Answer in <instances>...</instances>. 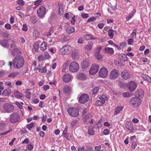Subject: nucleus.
<instances>
[{
  "label": "nucleus",
  "instance_id": "nucleus-34",
  "mask_svg": "<svg viewBox=\"0 0 151 151\" xmlns=\"http://www.w3.org/2000/svg\"><path fill=\"white\" fill-rule=\"evenodd\" d=\"M122 96L125 97H129L131 96L132 94L131 93H130L129 92H126L123 93L122 94Z\"/></svg>",
  "mask_w": 151,
  "mask_h": 151
},
{
  "label": "nucleus",
  "instance_id": "nucleus-35",
  "mask_svg": "<svg viewBox=\"0 0 151 151\" xmlns=\"http://www.w3.org/2000/svg\"><path fill=\"white\" fill-rule=\"evenodd\" d=\"M40 42L39 41L36 42L35 43L34 45V48L37 50H38L39 48V45L40 43Z\"/></svg>",
  "mask_w": 151,
  "mask_h": 151
},
{
  "label": "nucleus",
  "instance_id": "nucleus-4",
  "mask_svg": "<svg viewBox=\"0 0 151 151\" xmlns=\"http://www.w3.org/2000/svg\"><path fill=\"white\" fill-rule=\"evenodd\" d=\"M68 111L70 116L74 117H77L79 114L78 110L76 108L69 107L68 109Z\"/></svg>",
  "mask_w": 151,
  "mask_h": 151
},
{
  "label": "nucleus",
  "instance_id": "nucleus-37",
  "mask_svg": "<svg viewBox=\"0 0 151 151\" xmlns=\"http://www.w3.org/2000/svg\"><path fill=\"white\" fill-rule=\"evenodd\" d=\"M39 71L41 73H45L46 72L47 69H46V67L45 66L43 67H40L38 68Z\"/></svg>",
  "mask_w": 151,
  "mask_h": 151
},
{
  "label": "nucleus",
  "instance_id": "nucleus-10",
  "mask_svg": "<svg viewBox=\"0 0 151 151\" xmlns=\"http://www.w3.org/2000/svg\"><path fill=\"white\" fill-rule=\"evenodd\" d=\"M99 66L98 64H93L89 70L90 73L92 75L96 74L99 70Z\"/></svg>",
  "mask_w": 151,
  "mask_h": 151
},
{
  "label": "nucleus",
  "instance_id": "nucleus-8",
  "mask_svg": "<svg viewBox=\"0 0 151 151\" xmlns=\"http://www.w3.org/2000/svg\"><path fill=\"white\" fill-rule=\"evenodd\" d=\"M119 71L117 70L114 69L111 72L109 76V78L112 80H114L116 79L119 76Z\"/></svg>",
  "mask_w": 151,
  "mask_h": 151
},
{
  "label": "nucleus",
  "instance_id": "nucleus-17",
  "mask_svg": "<svg viewBox=\"0 0 151 151\" xmlns=\"http://www.w3.org/2000/svg\"><path fill=\"white\" fill-rule=\"evenodd\" d=\"M92 117V114L91 113L88 114L84 117L83 119L84 122L85 124H87L89 123L90 119Z\"/></svg>",
  "mask_w": 151,
  "mask_h": 151
},
{
  "label": "nucleus",
  "instance_id": "nucleus-21",
  "mask_svg": "<svg viewBox=\"0 0 151 151\" xmlns=\"http://www.w3.org/2000/svg\"><path fill=\"white\" fill-rule=\"evenodd\" d=\"M144 94L143 90L140 89L137 90L135 93V95L136 96L141 97Z\"/></svg>",
  "mask_w": 151,
  "mask_h": 151
},
{
  "label": "nucleus",
  "instance_id": "nucleus-11",
  "mask_svg": "<svg viewBox=\"0 0 151 151\" xmlns=\"http://www.w3.org/2000/svg\"><path fill=\"white\" fill-rule=\"evenodd\" d=\"M137 86V83L134 81H130L128 85V89L130 91H133Z\"/></svg>",
  "mask_w": 151,
  "mask_h": 151
},
{
  "label": "nucleus",
  "instance_id": "nucleus-12",
  "mask_svg": "<svg viewBox=\"0 0 151 151\" xmlns=\"http://www.w3.org/2000/svg\"><path fill=\"white\" fill-rule=\"evenodd\" d=\"M108 73V70L105 67H103L100 69L99 75L101 77L105 78L107 76Z\"/></svg>",
  "mask_w": 151,
  "mask_h": 151
},
{
  "label": "nucleus",
  "instance_id": "nucleus-54",
  "mask_svg": "<svg viewBox=\"0 0 151 151\" xmlns=\"http://www.w3.org/2000/svg\"><path fill=\"white\" fill-rule=\"evenodd\" d=\"M137 144L136 143V142H134V141H132V148L133 149H134L135 148V147L137 146Z\"/></svg>",
  "mask_w": 151,
  "mask_h": 151
},
{
  "label": "nucleus",
  "instance_id": "nucleus-46",
  "mask_svg": "<svg viewBox=\"0 0 151 151\" xmlns=\"http://www.w3.org/2000/svg\"><path fill=\"white\" fill-rule=\"evenodd\" d=\"M34 125V123L33 122H31L30 124H28L27 126V128L29 129L30 130L33 127Z\"/></svg>",
  "mask_w": 151,
  "mask_h": 151
},
{
  "label": "nucleus",
  "instance_id": "nucleus-16",
  "mask_svg": "<svg viewBox=\"0 0 151 151\" xmlns=\"http://www.w3.org/2000/svg\"><path fill=\"white\" fill-rule=\"evenodd\" d=\"M0 45L4 47H9V44L8 41L5 39L0 40Z\"/></svg>",
  "mask_w": 151,
  "mask_h": 151
},
{
  "label": "nucleus",
  "instance_id": "nucleus-63",
  "mask_svg": "<svg viewBox=\"0 0 151 151\" xmlns=\"http://www.w3.org/2000/svg\"><path fill=\"white\" fill-rule=\"evenodd\" d=\"M142 77L145 80L147 81V77H148V76L146 75L142 74Z\"/></svg>",
  "mask_w": 151,
  "mask_h": 151
},
{
  "label": "nucleus",
  "instance_id": "nucleus-5",
  "mask_svg": "<svg viewBox=\"0 0 151 151\" xmlns=\"http://www.w3.org/2000/svg\"><path fill=\"white\" fill-rule=\"evenodd\" d=\"M79 65L78 63L76 62H72L70 64L69 69L70 71L72 72L77 71L79 69Z\"/></svg>",
  "mask_w": 151,
  "mask_h": 151
},
{
  "label": "nucleus",
  "instance_id": "nucleus-20",
  "mask_svg": "<svg viewBox=\"0 0 151 151\" xmlns=\"http://www.w3.org/2000/svg\"><path fill=\"white\" fill-rule=\"evenodd\" d=\"M104 49L106 53H109V54L112 55L114 53V50L112 48L105 47Z\"/></svg>",
  "mask_w": 151,
  "mask_h": 151
},
{
  "label": "nucleus",
  "instance_id": "nucleus-59",
  "mask_svg": "<svg viewBox=\"0 0 151 151\" xmlns=\"http://www.w3.org/2000/svg\"><path fill=\"white\" fill-rule=\"evenodd\" d=\"M81 16L83 18L86 19L88 17V15L87 14L82 13L81 14Z\"/></svg>",
  "mask_w": 151,
  "mask_h": 151
},
{
  "label": "nucleus",
  "instance_id": "nucleus-50",
  "mask_svg": "<svg viewBox=\"0 0 151 151\" xmlns=\"http://www.w3.org/2000/svg\"><path fill=\"white\" fill-rule=\"evenodd\" d=\"M99 87H95L93 90V94H95L97 93L98 91Z\"/></svg>",
  "mask_w": 151,
  "mask_h": 151
},
{
  "label": "nucleus",
  "instance_id": "nucleus-45",
  "mask_svg": "<svg viewBox=\"0 0 151 151\" xmlns=\"http://www.w3.org/2000/svg\"><path fill=\"white\" fill-rule=\"evenodd\" d=\"M78 55V52L76 51L73 52L71 54V56L73 58H75Z\"/></svg>",
  "mask_w": 151,
  "mask_h": 151
},
{
  "label": "nucleus",
  "instance_id": "nucleus-53",
  "mask_svg": "<svg viewBox=\"0 0 151 151\" xmlns=\"http://www.w3.org/2000/svg\"><path fill=\"white\" fill-rule=\"evenodd\" d=\"M23 31H27V30L28 29L27 25L26 24H23V27L22 28Z\"/></svg>",
  "mask_w": 151,
  "mask_h": 151
},
{
  "label": "nucleus",
  "instance_id": "nucleus-48",
  "mask_svg": "<svg viewBox=\"0 0 151 151\" xmlns=\"http://www.w3.org/2000/svg\"><path fill=\"white\" fill-rule=\"evenodd\" d=\"M27 149L29 151H31L33 149V147L31 144H28L27 145Z\"/></svg>",
  "mask_w": 151,
  "mask_h": 151
},
{
  "label": "nucleus",
  "instance_id": "nucleus-9",
  "mask_svg": "<svg viewBox=\"0 0 151 151\" xmlns=\"http://www.w3.org/2000/svg\"><path fill=\"white\" fill-rule=\"evenodd\" d=\"M46 8L42 6H40L37 11V13L38 16L42 18L46 14Z\"/></svg>",
  "mask_w": 151,
  "mask_h": 151
},
{
  "label": "nucleus",
  "instance_id": "nucleus-36",
  "mask_svg": "<svg viewBox=\"0 0 151 151\" xmlns=\"http://www.w3.org/2000/svg\"><path fill=\"white\" fill-rule=\"evenodd\" d=\"M19 74V73L18 72H13L10 74L8 75V77H14Z\"/></svg>",
  "mask_w": 151,
  "mask_h": 151
},
{
  "label": "nucleus",
  "instance_id": "nucleus-2",
  "mask_svg": "<svg viewBox=\"0 0 151 151\" xmlns=\"http://www.w3.org/2000/svg\"><path fill=\"white\" fill-rule=\"evenodd\" d=\"M20 115L18 113H13L10 116V122L12 123H16L20 120Z\"/></svg>",
  "mask_w": 151,
  "mask_h": 151
},
{
  "label": "nucleus",
  "instance_id": "nucleus-30",
  "mask_svg": "<svg viewBox=\"0 0 151 151\" xmlns=\"http://www.w3.org/2000/svg\"><path fill=\"white\" fill-rule=\"evenodd\" d=\"M115 31L114 30H113L110 29L108 31V35L109 37H110L111 38H112L113 37L114 35V32Z\"/></svg>",
  "mask_w": 151,
  "mask_h": 151
},
{
  "label": "nucleus",
  "instance_id": "nucleus-47",
  "mask_svg": "<svg viewBox=\"0 0 151 151\" xmlns=\"http://www.w3.org/2000/svg\"><path fill=\"white\" fill-rule=\"evenodd\" d=\"M44 57L45 59H48L50 57V55L47 52H45L43 54Z\"/></svg>",
  "mask_w": 151,
  "mask_h": 151
},
{
  "label": "nucleus",
  "instance_id": "nucleus-61",
  "mask_svg": "<svg viewBox=\"0 0 151 151\" xmlns=\"http://www.w3.org/2000/svg\"><path fill=\"white\" fill-rule=\"evenodd\" d=\"M22 84V82L21 81L18 80L15 83V84L17 86H21Z\"/></svg>",
  "mask_w": 151,
  "mask_h": 151
},
{
  "label": "nucleus",
  "instance_id": "nucleus-62",
  "mask_svg": "<svg viewBox=\"0 0 151 151\" xmlns=\"http://www.w3.org/2000/svg\"><path fill=\"white\" fill-rule=\"evenodd\" d=\"M77 121L76 120H75L73 121L71 123V126H75L77 123Z\"/></svg>",
  "mask_w": 151,
  "mask_h": 151
},
{
  "label": "nucleus",
  "instance_id": "nucleus-18",
  "mask_svg": "<svg viewBox=\"0 0 151 151\" xmlns=\"http://www.w3.org/2000/svg\"><path fill=\"white\" fill-rule=\"evenodd\" d=\"M89 65V61L87 60H85L82 63L81 66L82 69H85L87 68Z\"/></svg>",
  "mask_w": 151,
  "mask_h": 151
},
{
  "label": "nucleus",
  "instance_id": "nucleus-25",
  "mask_svg": "<svg viewBox=\"0 0 151 151\" xmlns=\"http://www.w3.org/2000/svg\"><path fill=\"white\" fill-rule=\"evenodd\" d=\"M99 99L96 102L95 104L97 106H101L105 103V101L101 99Z\"/></svg>",
  "mask_w": 151,
  "mask_h": 151
},
{
  "label": "nucleus",
  "instance_id": "nucleus-31",
  "mask_svg": "<svg viewBox=\"0 0 151 151\" xmlns=\"http://www.w3.org/2000/svg\"><path fill=\"white\" fill-rule=\"evenodd\" d=\"M53 32L54 27H51L50 28L49 32L46 33L45 35L47 36H50L51 35L52 33H53Z\"/></svg>",
  "mask_w": 151,
  "mask_h": 151
},
{
  "label": "nucleus",
  "instance_id": "nucleus-22",
  "mask_svg": "<svg viewBox=\"0 0 151 151\" xmlns=\"http://www.w3.org/2000/svg\"><path fill=\"white\" fill-rule=\"evenodd\" d=\"M93 42L92 41H89L86 46L85 48L88 50H90L92 48Z\"/></svg>",
  "mask_w": 151,
  "mask_h": 151
},
{
  "label": "nucleus",
  "instance_id": "nucleus-28",
  "mask_svg": "<svg viewBox=\"0 0 151 151\" xmlns=\"http://www.w3.org/2000/svg\"><path fill=\"white\" fill-rule=\"evenodd\" d=\"M123 109V107L122 106H119L116 107L115 109L114 114L115 115H116L120 111L122 110Z\"/></svg>",
  "mask_w": 151,
  "mask_h": 151
},
{
  "label": "nucleus",
  "instance_id": "nucleus-1",
  "mask_svg": "<svg viewBox=\"0 0 151 151\" xmlns=\"http://www.w3.org/2000/svg\"><path fill=\"white\" fill-rule=\"evenodd\" d=\"M24 59L23 57L19 55L17 56L14 59V67L16 69L21 68L24 65Z\"/></svg>",
  "mask_w": 151,
  "mask_h": 151
},
{
  "label": "nucleus",
  "instance_id": "nucleus-13",
  "mask_svg": "<svg viewBox=\"0 0 151 151\" xmlns=\"http://www.w3.org/2000/svg\"><path fill=\"white\" fill-rule=\"evenodd\" d=\"M70 47L69 46H65L60 50V52L63 55L68 54L69 53V49Z\"/></svg>",
  "mask_w": 151,
  "mask_h": 151
},
{
  "label": "nucleus",
  "instance_id": "nucleus-56",
  "mask_svg": "<svg viewBox=\"0 0 151 151\" xmlns=\"http://www.w3.org/2000/svg\"><path fill=\"white\" fill-rule=\"evenodd\" d=\"M5 28L8 29H11V25L9 24H6L5 25Z\"/></svg>",
  "mask_w": 151,
  "mask_h": 151
},
{
  "label": "nucleus",
  "instance_id": "nucleus-49",
  "mask_svg": "<svg viewBox=\"0 0 151 151\" xmlns=\"http://www.w3.org/2000/svg\"><path fill=\"white\" fill-rule=\"evenodd\" d=\"M31 94V93L30 92H26V94L25 96V97L28 99H30Z\"/></svg>",
  "mask_w": 151,
  "mask_h": 151
},
{
  "label": "nucleus",
  "instance_id": "nucleus-43",
  "mask_svg": "<svg viewBox=\"0 0 151 151\" xmlns=\"http://www.w3.org/2000/svg\"><path fill=\"white\" fill-rule=\"evenodd\" d=\"M69 90V87L68 86H66L63 88V91L65 93H67Z\"/></svg>",
  "mask_w": 151,
  "mask_h": 151
},
{
  "label": "nucleus",
  "instance_id": "nucleus-29",
  "mask_svg": "<svg viewBox=\"0 0 151 151\" xmlns=\"http://www.w3.org/2000/svg\"><path fill=\"white\" fill-rule=\"evenodd\" d=\"M11 93L10 90L5 89L3 91L2 95L3 96H9Z\"/></svg>",
  "mask_w": 151,
  "mask_h": 151
},
{
  "label": "nucleus",
  "instance_id": "nucleus-38",
  "mask_svg": "<svg viewBox=\"0 0 151 151\" xmlns=\"http://www.w3.org/2000/svg\"><path fill=\"white\" fill-rule=\"evenodd\" d=\"M33 35L36 37H38L40 35L39 32L36 29H34L33 32Z\"/></svg>",
  "mask_w": 151,
  "mask_h": 151
},
{
  "label": "nucleus",
  "instance_id": "nucleus-44",
  "mask_svg": "<svg viewBox=\"0 0 151 151\" xmlns=\"http://www.w3.org/2000/svg\"><path fill=\"white\" fill-rule=\"evenodd\" d=\"M17 3L18 4L21 6H23L24 4V2L23 0H18Z\"/></svg>",
  "mask_w": 151,
  "mask_h": 151
},
{
  "label": "nucleus",
  "instance_id": "nucleus-58",
  "mask_svg": "<svg viewBox=\"0 0 151 151\" xmlns=\"http://www.w3.org/2000/svg\"><path fill=\"white\" fill-rule=\"evenodd\" d=\"M42 0H37L34 2L35 5L38 6L39 4L42 2Z\"/></svg>",
  "mask_w": 151,
  "mask_h": 151
},
{
  "label": "nucleus",
  "instance_id": "nucleus-26",
  "mask_svg": "<svg viewBox=\"0 0 151 151\" xmlns=\"http://www.w3.org/2000/svg\"><path fill=\"white\" fill-rule=\"evenodd\" d=\"M47 48V43L45 42H43L40 46V50L42 51L45 50Z\"/></svg>",
  "mask_w": 151,
  "mask_h": 151
},
{
  "label": "nucleus",
  "instance_id": "nucleus-41",
  "mask_svg": "<svg viewBox=\"0 0 151 151\" xmlns=\"http://www.w3.org/2000/svg\"><path fill=\"white\" fill-rule=\"evenodd\" d=\"M101 145L96 146L95 147V151H104L102 150H101Z\"/></svg>",
  "mask_w": 151,
  "mask_h": 151
},
{
  "label": "nucleus",
  "instance_id": "nucleus-27",
  "mask_svg": "<svg viewBox=\"0 0 151 151\" xmlns=\"http://www.w3.org/2000/svg\"><path fill=\"white\" fill-rule=\"evenodd\" d=\"M14 94L15 97L17 98H19L22 96V93L17 91L14 92Z\"/></svg>",
  "mask_w": 151,
  "mask_h": 151
},
{
  "label": "nucleus",
  "instance_id": "nucleus-33",
  "mask_svg": "<svg viewBox=\"0 0 151 151\" xmlns=\"http://www.w3.org/2000/svg\"><path fill=\"white\" fill-rule=\"evenodd\" d=\"M5 123L3 122H0V131H3L5 129Z\"/></svg>",
  "mask_w": 151,
  "mask_h": 151
},
{
  "label": "nucleus",
  "instance_id": "nucleus-52",
  "mask_svg": "<svg viewBox=\"0 0 151 151\" xmlns=\"http://www.w3.org/2000/svg\"><path fill=\"white\" fill-rule=\"evenodd\" d=\"M110 132V131L108 129H105L103 131V133L105 135H108Z\"/></svg>",
  "mask_w": 151,
  "mask_h": 151
},
{
  "label": "nucleus",
  "instance_id": "nucleus-7",
  "mask_svg": "<svg viewBox=\"0 0 151 151\" xmlns=\"http://www.w3.org/2000/svg\"><path fill=\"white\" fill-rule=\"evenodd\" d=\"M89 98V96L87 94H83L79 97L78 101L81 104H84L88 101Z\"/></svg>",
  "mask_w": 151,
  "mask_h": 151
},
{
  "label": "nucleus",
  "instance_id": "nucleus-64",
  "mask_svg": "<svg viewBox=\"0 0 151 151\" xmlns=\"http://www.w3.org/2000/svg\"><path fill=\"white\" fill-rule=\"evenodd\" d=\"M86 151H93V149L91 147H87L86 149Z\"/></svg>",
  "mask_w": 151,
  "mask_h": 151
},
{
  "label": "nucleus",
  "instance_id": "nucleus-32",
  "mask_svg": "<svg viewBox=\"0 0 151 151\" xmlns=\"http://www.w3.org/2000/svg\"><path fill=\"white\" fill-rule=\"evenodd\" d=\"M95 131L91 127L89 128L88 132V134L90 135H93L95 133Z\"/></svg>",
  "mask_w": 151,
  "mask_h": 151
},
{
  "label": "nucleus",
  "instance_id": "nucleus-23",
  "mask_svg": "<svg viewBox=\"0 0 151 151\" xmlns=\"http://www.w3.org/2000/svg\"><path fill=\"white\" fill-rule=\"evenodd\" d=\"M77 77L78 78L82 80H84L86 79V76L83 73H79L77 75Z\"/></svg>",
  "mask_w": 151,
  "mask_h": 151
},
{
  "label": "nucleus",
  "instance_id": "nucleus-19",
  "mask_svg": "<svg viewBox=\"0 0 151 151\" xmlns=\"http://www.w3.org/2000/svg\"><path fill=\"white\" fill-rule=\"evenodd\" d=\"M71 76L68 74H65L63 76V81L65 82H68L70 80Z\"/></svg>",
  "mask_w": 151,
  "mask_h": 151
},
{
  "label": "nucleus",
  "instance_id": "nucleus-3",
  "mask_svg": "<svg viewBox=\"0 0 151 151\" xmlns=\"http://www.w3.org/2000/svg\"><path fill=\"white\" fill-rule=\"evenodd\" d=\"M129 102L131 105L136 107L139 106L141 101L140 99L138 97H134L130 100Z\"/></svg>",
  "mask_w": 151,
  "mask_h": 151
},
{
  "label": "nucleus",
  "instance_id": "nucleus-42",
  "mask_svg": "<svg viewBox=\"0 0 151 151\" xmlns=\"http://www.w3.org/2000/svg\"><path fill=\"white\" fill-rule=\"evenodd\" d=\"M107 97L106 95L105 94H102L99 98V99H101L105 101V100H106Z\"/></svg>",
  "mask_w": 151,
  "mask_h": 151
},
{
  "label": "nucleus",
  "instance_id": "nucleus-60",
  "mask_svg": "<svg viewBox=\"0 0 151 151\" xmlns=\"http://www.w3.org/2000/svg\"><path fill=\"white\" fill-rule=\"evenodd\" d=\"M10 45L11 46L10 48L15 47L16 46L15 42L14 41H12L11 43L10 44Z\"/></svg>",
  "mask_w": 151,
  "mask_h": 151
},
{
  "label": "nucleus",
  "instance_id": "nucleus-6",
  "mask_svg": "<svg viewBox=\"0 0 151 151\" xmlns=\"http://www.w3.org/2000/svg\"><path fill=\"white\" fill-rule=\"evenodd\" d=\"M3 109L7 112L9 113L13 112L14 110L13 105L10 103H5L3 106Z\"/></svg>",
  "mask_w": 151,
  "mask_h": 151
},
{
  "label": "nucleus",
  "instance_id": "nucleus-57",
  "mask_svg": "<svg viewBox=\"0 0 151 151\" xmlns=\"http://www.w3.org/2000/svg\"><path fill=\"white\" fill-rule=\"evenodd\" d=\"M56 14L54 13H53L51 14V15L50 16V18L52 19H54L56 18Z\"/></svg>",
  "mask_w": 151,
  "mask_h": 151
},
{
  "label": "nucleus",
  "instance_id": "nucleus-40",
  "mask_svg": "<svg viewBox=\"0 0 151 151\" xmlns=\"http://www.w3.org/2000/svg\"><path fill=\"white\" fill-rule=\"evenodd\" d=\"M134 12H131L130 13L129 16L126 17V19L127 20H129L132 17L134 16Z\"/></svg>",
  "mask_w": 151,
  "mask_h": 151
},
{
  "label": "nucleus",
  "instance_id": "nucleus-15",
  "mask_svg": "<svg viewBox=\"0 0 151 151\" xmlns=\"http://www.w3.org/2000/svg\"><path fill=\"white\" fill-rule=\"evenodd\" d=\"M21 52V51L19 49L16 47L13 49L11 51V54L13 56L19 55Z\"/></svg>",
  "mask_w": 151,
  "mask_h": 151
},
{
  "label": "nucleus",
  "instance_id": "nucleus-14",
  "mask_svg": "<svg viewBox=\"0 0 151 151\" xmlns=\"http://www.w3.org/2000/svg\"><path fill=\"white\" fill-rule=\"evenodd\" d=\"M121 76L124 79H127L130 78V76L127 70H124L121 73Z\"/></svg>",
  "mask_w": 151,
  "mask_h": 151
},
{
  "label": "nucleus",
  "instance_id": "nucleus-51",
  "mask_svg": "<svg viewBox=\"0 0 151 151\" xmlns=\"http://www.w3.org/2000/svg\"><path fill=\"white\" fill-rule=\"evenodd\" d=\"M96 17H90L87 20V22H93L96 20Z\"/></svg>",
  "mask_w": 151,
  "mask_h": 151
},
{
  "label": "nucleus",
  "instance_id": "nucleus-55",
  "mask_svg": "<svg viewBox=\"0 0 151 151\" xmlns=\"http://www.w3.org/2000/svg\"><path fill=\"white\" fill-rule=\"evenodd\" d=\"M102 49V47L101 46H99L97 47L96 49V52L95 53H100Z\"/></svg>",
  "mask_w": 151,
  "mask_h": 151
},
{
  "label": "nucleus",
  "instance_id": "nucleus-39",
  "mask_svg": "<svg viewBox=\"0 0 151 151\" xmlns=\"http://www.w3.org/2000/svg\"><path fill=\"white\" fill-rule=\"evenodd\" d=\"M95 56L98 59H100L102 58V56L100 53H95Z\"/></svg>",
  "mask_w": 151,
  "mask_h": 151
},
{
  "label": "nucleus",
  "instance_id": "nucleus-24",
  "mask_svg": "<svg viewBox=\"0 0 151 151\" xmlns=\"http://www.w3.org/2000/svg\"><path fill=\"white\" fill-rule=\"evenodd\" d=\"M75 31V29L73 27H69L66 29V32L68 34H70Z\"/></svg>",
  "mask_w": 151,
  "mask_h": 151
}]
</instances>
